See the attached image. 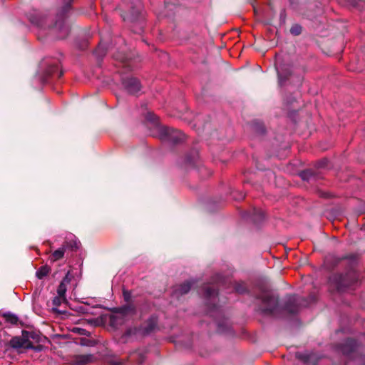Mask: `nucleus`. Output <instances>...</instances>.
Listing matches in <instances>:
<instances>
[{
	"label": "nucleus",
	"instance_id": "nucleus-17",
	"mask_svg": "<svg viewBox=\"0 0 365 365\" xmlns=\"http://www.w3.org/2000/svg\"><path fill=\"white\" fill-rule=\"evenodd\" d=\"M301 31L302 27L299 25H294L290 29V32L294 35H299Z\"/></svg>",
	"mask_w": 365,
	"mask_h": 365
},
{
	"label": "nucleus",
	"instance_id": "nucleus-19",
	"mask_svg": "<svg viewBox=\"0 0 365 365\" xmlns=\"http://www.w3.org/2000/svg\"><path fill=\"white\" fill-rule=\"evenodd\" d=\"M123 295H124V297H125V300L128 301L129 298H130V294L128 292L124 291L123 292Z\"/></svg>",
	"mask_w": 365,
	"mask_h": 365
},
{
	"label": "nucleus",
	"instance_id": "nucleus-7",
	"mask_svg": "<svg viewBox=\"0 0 365 365\" xmlns=\"http://www.w3.org/2000/svg\"><path fill=\"white\" fill-rule=\"evenodd\" d=\"M96 357L93 354H79L76 355L73 359L74 365H86L94 362Z\"/></svg>",
	"mask_w": 365,
	"mask_h": 365
},
{
	"label": "nucleus",
	"instance_id": "nucleus-2",
	"mask_svg": "<svg viewBox=\"0 0 365 365\" xmlns=\"http://www.w3.org/2000/svg\"><path fill=\"white\" fill-rule=\"evenodd\" d=\"M160 138L163 140H168L173 143H178L184 140L185 136L180 130L172 128L162 127L160 129Z\"/></svg>",
	"mask_w": 365,
	"mask_h": 365
},
{
	"label": "nucleus",
	"instance_id": "nucleus-23",
	"mask_svg": "<svg viewBox=\"0 0 365 365\" xmlns=\"http://www.w3.org/2000/svg\"><path fill=\"white\" fill-rule=\"evenodd\" d=\"M138 356H139V359L142 362L143 361V356L140 354H138Z\"/></svg>",
	"mask_w": 365,
	"mask_h": 365
},
{
	"label": "nucleus",
	"instance_id": "nucleus-16",
	"mask_svg": "<svg viewBox=\"0 0 365 365\" xmlns=\"http://www.w3.org/2000/svg\"><path fill=\"white\" fill-rule=\"evenodd\" d=\"M11 346L15 348H20L23 346V343L21 339L14 338L11 341Z\"/></svg>",
	"mask_w": 365,
	"mask_h": 365
},
{
	"label": "nucleus",
	"instance_id": "nucleus-22",
	"mask_svg": "<svg viewBox=\"0 0 365 365\" xmlns=\"http://www.w3.org/2000/svg\"><path fill=\"white\" fill-rule=\"evenodd\" d=\"M236 289H237V292H238L240 293H242L244 292V289H241L239 287H237Z\"/></svg>",
	"mask_w": 365,
	"mask_h": 365
},
{
	"label": "nucleus",
	"instance_id": "nucleus-8",
	"mask_svg": "<svg viewBox=\"0 0 365 365\" xmlns=\"http://www.w3.org/2000/svg\"><path fill=\"white\" fill-rule=\"evenodd\" d=\"M68 247V243H63L60 248L55 250L52 253L51 257V261L56 262L57 260L62 259L64 256L65 252L66 251Z\"/></svg>",
	"mask_w": 365,
	"mask_h": 365
},
{
	"label": "nucleus",
	"instance_id": "nucleus-11",
	"mask_svg": "<svg viewBox=\"0 0 365 365\" xmlns=\"http://www.w3.org/2000/svg\"><path fill=\"white\" fill-rule=\"evenodd\" d=\"M51 270V267L48 265L42 266L36 271V276L38 279H42L50 273Z\"/></svg>",
	"mask_w": 365,
	"mask_h": 365
},
{
	"label": "nucleus",
	"instance_id": "nucleus-14",
	"mask_svg": "<svg viewBox=\"0 0 365 365\" xmlns=\"http://www.w3.org/2000/svg\"><path fill=\"white\" fill-rule=\"evenodd\" d=\"M156 326V320L154 318H151L148 322V327H145L143 332L145 334H148L152 331Z\"/></svg>",
	"mask_w": 365,
	"mask_h": 365
},
{
	"label": "nucleus",
	"instance_id": "nucleus-1",
	"mask_svg": "<svg viewBox=\"0 0 365 365\" xmlns=\"http://www.w3.org/2000/svg\"><path fill=\"white\" fill-rule=\"evenodd\" d=\"M359 280V274L356 270H351L345 275L334 274L329 278L330 283L334 284L338 290L351 286Z\"/></svg>",
	"mask_w": 365,
	"mask_h": 365
},
{
	"label": "nucleus",
	"instance_id": "nucleus-9",
	"mask_svg": "<svg viewBox=\"0 0 365 365\" xmlns=\"http://www.w3.org/2000/svg\"><path fill=\"white\" fill-rule=\"evenodd\" d=\"M69 272L66 274L65 277L62 279L61 282L60 283L58 289H57V293L58 295L61 297H66V293L67 291V284L70 283L71 279L69 278Z\"/></svg>",
	"mask_w": 365,
	"mask_h": 365
},
{
	"label": "nucleus",
	"instance_id": "nucleus-4",
	"mask_svg": "<svg viewBox=\"0 0 365 365\" xmlns=\"http://www.w3.org/2000/svg\"><path fill=\"white\" fill-rule=\"evenodd\" d=\"M262 302L265 307L262 309V312L264 314H272L277 305V299L270 294H265Z\"/></svg>",
	"mask_w": 365,
	"mask_h": 365
},
{
	"label": "nucleus",
	"instance_id": "nucleus-12",
	"mask_svg": "<svg viewBox=\"0 0 365 365\" xmlns=\"http://www.w3.org/2000/svg\"><path fill=\"white\" fill-rule=\"evenodd\" d=\"M66 301V297H61L59 295H58L57 297H55L53 299V305L55 307H53V311L55 312H58V310L57 309V307L60 306L61 304L62 303V302H64Z\"/></svg>",
	"mask_w": 365,
	"mask_h": 365
},
{
	"label": "nucleus",
	"instance_id": "nucleus-20",
	"mask_svg": "<svg viewBox=\"0 0 365 365\" xmlns=\"http://www.w3.org/2000/svg\"><path fill=\"white\" fill-rule=\"evenodd\" d=\"M129 309H130V308H129V307H124V308H122V309H121V313H122V314H125V313H127V312H128Z\"/></svg>",
	"mask_w": 365,
	"mask_h": 365
},
{
	"label": "nucleus",
	"instance_id": "nucleus-3",
	"mask_svg": "<svg viewBox=\"0 0 365 365\" xmlns=\"http://www.w3.org/2000/svg\"><path fill=\"white\" fill-rule=\"evenodd\" d=\"M275 68L277 71V74L279 78V81L285 80L287 77L291 75L290 67L288 65H283L282 63V61L280 57L276 56L275 63H274Z\"/></svg>",
	"mask_w": 365,
	"mask_h": 365
},
{
	"label": "nucleus",
	"instance_id": "nucleus-15",
	"mask_svg": "<svg viewBox=\"0 0 365 365\" xmlns=\"http://www.w3.org/2000/svg\"><path fill=\"white\" fill-rule=\"evenodd\" d=\"M64 243H68V247L67 249H71V250H76L79 248L80 242L77 240H72L71 242H65Z\"/></svg>",
	"mask_w": 365,
	"mask_h": 365
},
{
	"label": "nucleus",
	"instance_id": "nucleus-21",
	"mask_svg": "<svg viewBox=\"0 0 365 365\" xmlns=\"http://www.w3.org/2000/svg\"><path fill=\"white\" fill-rule=\"evenodd\" d=\"M70 8V4H67L65 7L63 8V11L66 12V11H68Z\"/></svg>",
	"mask_w": 365,
	"mask_h": 365
},
{
	"label": "nucleus",
	"instance_id": "nucleus-5",
	"mask_svg": "<svg viewBox=\"0 0 365 365\" xmlns=\"http://www.w3.org/2000/svg\"><path fill=\"white\" fill-rule=\"evenodd\" d=\"M54 30L58 33V38H64L68 35L70 27L64 19H61L56 22Z\"/></svg>",
	"mask_w": 365,
	"mask_h": 365
},
{
	"label": "nucleus",
	"instance_id": "nucleus-18",
	"mask_svg": "<svg viewBox=\"0 0 365 365\" xmlns=\"http://www.w3.org/2000/svg\"><path fill=\"white\" fill-rule=\"evenodd\" d=\"M215 294H217L215 289L212 288H207L205 291V294L207 297H211L212 295H215Z\"/></svg>",
	"mask_w": 365,
	"mask_h": 365
},
{
	"label": "nucleus",
	"instance_id": "nucleus-24",
	"mask_svg": "<svg viewBox=\"0 0 365 365\" xmlns=\"http://www.w3.org/2000/svg\"><path fill=\"white\" fill-rule=\"evenodd\" d=\"M297 356L298 358H299V359H302V354H297Z\"/></svg>",
	"mask_w": 365,
	"mask_h": 365
},
{
	"label": "nucleus",
	"instance_id": "nucleus-6",
	"mask_svg": "<svg viewBox=\"0 0 365 365\" xmlns=\"http://www.w3.org/2000/svg\"><path fill=\"white\" fill-rule=\"evenodd\" d=\"M123 84L130 93L134 94L140 89V84L138 80L135 78H128L123 80Z\"/></svg>",
	"mask_w": 365,
	"mask_h": 365
},
{
	"label": "nucleus",
	"instance_id": "nucleus-13",
	"mask_svg": "<svg viewBox=\"0 0 365 365\" xmlns=\"http://www.w3.org/2000/svg\"><path fill=\"white\" fill-rule=\"evenodd\" d=\"M4 317L6 321L11 324H16L19 320L16 315L10 313L4 314Z\"/></svg>",
	"mask_w": 365,
	"mask_h": 365
},
{
	"label": "nucleus",
	"instance_id": "nucleus-10",
	"mask_svg": "<svg viewBox=\"0 0 365 365\" xmlns=\"http://www.w3.org/2000/svg\"><path fill=\"white\" fill-rule=\"evenodd\" d=\"M192 284V283L191 282H186L182 284H180L179 286L176 287L175 289V294L179 295L187 294L190 291Z\"/></svg>",
	"mask_w": 365,
	"mask_h": 365
}]
</instances>
